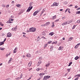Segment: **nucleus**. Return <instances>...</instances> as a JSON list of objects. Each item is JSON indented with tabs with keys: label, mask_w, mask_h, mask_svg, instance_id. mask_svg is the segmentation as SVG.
I'll use <instances>...</instances> for the list:
<instances>
[{
	"label": "nucleus",
	"mask_w": 80,
	"mask_h": 80,
	"mask_svg": "<svg viewBox=\"0 0 80 80\" xmlns=\"http://www.w3.org/2000/svg\"><path fill=\"white\" fill-rule=\"evenodd\" d=\"M72 39H73V38L71 37L69 38V40L71 41V40H72Z\"/></svg>",
	"instance_id": "obj_28"
},
{
	"label": "nucleus",
	"mask_w": 80,
	"mask_h": 80,
	"mask_svg": "<svg viewBox=\"0 0 80 80\" xmlns=\"http://www.w3.org/2000/svg\"><path fill=\"white\" fill-rule=\"evenodd\" d=\"M41 69H40V68H37V69H36V70H37V71H39V70H41Z\"/></svg>",
	"instance_id": "obj_26"
},
{
	"label": "nucleus",
	"mask_w": 80,
	"mask_h": 80,
	"mask_svg": "<svg viewBox=\"0 0 80 80\" xmlns=\"http://www.w3.org/2000/svg\"><path fill=\"white\" fill-rule=\"evenodd\" d=\"M10 78H8L7 79H6L5 80H10Z\"/></svg>",
	"instance_id": "obj_60"
},
{
	"label": "nucleus",
	"mask_w": 80,
	"mask_h": 80,
	"mask_svg": "<svg viewBox=\"0 0 80 80\" xmlns=\"http://www.w3.org/2000/svg\"><path fill=\"white\" fill-rule=\"evenodd\" d=\"M64 3H65V4H67V1H65L64 2Z\"/></svg>",
	"instance_id": "obj_61"
},
{
	"label": "nucleus",
	"mask_w": 80,
	"mask_h": 80,
	"mask_svg": "<svg viewBox=\"0 0 80 80\" xmlns=\"http://www.w3.org/2000/svg\"><path fill=\"white\" fill-rule=\"evenodd\" d=\"M45 12V10H42V13H43L44 12Z\"/></svg>",
	"instance_id": "obj_57"
},
{
	"label": "nucleus",
	"mask_w": 80,
	"mask_h": 80,
	"mask_svg": "<svg viewBox=\"0 0 80 80\" xmlns=\"http://www.w3.org/2000/svg\"><path fill=\"white\" fill-rule=\"evenodd\" d=\"M3 44H4V42H1V43L0 44V46H1V45H2Z\"/></svg>",
	"instance_id": "obj_24"
},
{
	"label": "nucleus",
	"mask_w": 80,
	"mask_h": 80,
	"mask_svg": "<svg viewBox=\"0 0 80 80\" xmlns=\"http://www.w3.org/2000/svg\"><path fill=\"white\" fill-rule=\"evenodd\" d=\"M37 15V13H36V12H34L33 14V16H35V15Z\"/></svg>",
	"instance_id": "obj_31"
},
{
	"label": "nucleus",
	"mask_w": 80,
	"mask_h": 80,
	"mask_svg": "<svg viewBox=\"0 0 80 80\" xmlns=\"http://www.w3.org/2000/svg\"><path fill=\"white\" fill-rule=\"evenodd\" d=\"M50 78V76H45L43 78V80H46L48 78Z\"/></svg>",
	"instance_id": "obj_3"
},
{
	"label": "nucleus",
	"mask_w": 80,
	"mask_h": 80,
	"mask_svg": "<svg viewBox=\"0 0 80 80\" xmlns=\"http://www.w3.org/2000/svg\"><path fill=\"white\" fill-rule=\"evenodd\" d=\"M75 48H78V46H77V45H76L75 46Z\"/></svg>",
	"instance_id": "obj_33"
},
{
	"label": "nucleus",
	"mask_w": 80,
	"mask_h": 80,
	"mask_svg": "<svg viewBox=\"0 0 80 80\" xmlns=\"http://www.w3.org/2000/svg\"><path fill=\"white\" fill-rule=\"evenodd\" d=\"M40 9H39L37 10V12H40Z\"/></svg>",
	"instance_id": "obj_58"
},
{
	"label": "nucleus",
	"mask_w": 80,
	"mask_h": 80,
	"mask_svg": "<svg viewBox=\"0 0 80 80\" xmlns=\"http://www.w3.org/2000/svg\"><path fill=\"white\" fill-rule=\"evenodd\" d=\"M9 4H8L7 5V6H6V8H8V7H9Z\"/></svg>",
	"instance_id": "obj_41"
},
{
	"label": "nucleus",
	"mask_w": 80,
	"mask_h": 80,
	"mask_svg": "<svg viewBox=\"0 0 80 80\" xmlns=\"http://www.w3.org/2000/svg\"><path fill=\"white\" fill-rule=\"evenodd\" d=\"M49 24H50V22H48L46 23V25H49Z\"/></svg>",
	"instance_id": "obj_22"
},
{
	"label": "nucleus",
	"mask_w": 80,
	"mask_h": 80,
	"mask_svg": "<svg viewBox=\"0 0 80 80\" xmlns=\"http://www.w3.org/2000/svg\"><path fill=\"white\" fill-rule=\"evenodd\" d=\"M54 38L55 39H57V38H58V37L57 36H55Z\"/></svg>",
	"instance_id": "obj_46"
},
{
	"label": "nucleus",
	"mask_w": 80,
	"mask_h": 80,
	"mask_svg": "<svg viewBox=\"0 0 80 80\" xmlns=\"http://www.w3.org/2000/svg\"><path fill=\"white\" fill-rule=\"evenodd\" d=\"M13 22H11L10 21V20L9 21H8L7 22V23H12Z\"/></svg>",
	"instance_id": "obj_13"
},
{
	"label": "nucleus",
	"mask_w": 80,
	"mask_h": 80,
	"mask_svg": "<svg viewBox=\"0 0 80 80\" xmlns=\"http://www.w3.org/2000/svg\"><path fill=\"white\" fill-rule=\"evenodd\" d=\"M16 80H20V79H21L19 77H18L16 78Z\"/></svg>",
	"instance_id": "obj_39"
},
{
	"label": "nucleus",
	"mask_w": 80,
	"mask_h": 80,
	"mask_svg": "<svg viewBox=\"0 0 80 80\" xmlns=\"http://www.w3.org/2000/svg\"><path fill=\"white\" fill-rule=\"evenodd\" d=\"M35 12L36 13V14H37V13H38V11H36Z\"/></svg>",
	"instance_id": "obj_59"
},
{
	"label": "nucleus",
	"mask_w": 80,
	"mask_h": 80,
	"mask_svg": "<svg viewBox=\"0 0 80 80\" xmlns=\"http://www.w3.org/2000/svg\"><path fill=\"white\" fill-rule=\"evenodd\" d=\"M53 35H54V32H51L49 34V35H51V36H52Z\"/></svg>",
	"instance_id": "obj_9"
},
{
	"label": "nucleus",
	"mask_w": 80,
	"mask_h": 80,
	"mask_svg": "<svg viewBox=\"0 0 80 80\" xmlns=\"http://www.w3.org/2000/svg\"><path fill=\"white\" fill-rule=\"evenodd\" d=\"M64 24L65 25H67V22H64Z\"/></svg>",
	"instance_id": "obj_29"
},
{
	"label": "nucleus",
	"mask_w": 80,
	"mask_h": 80,
	"mask_svg": "<svg viewBox=\"0 0 80 80\" xmlns=\"http://www.w3.org/2000/svg\"><path fill=\"white\" fill-rule=\"evenodd\" d=\"M12 3L13 4L14 3V1H12Z\"/></svg>",
	"instance_id": "obj_63"
},
{
	"label": "nucleus",
	"mask_w": 80,
	"mask_h": 80,
	"mask_svg": "<svg viewBox=\"0 0 80 80\" xmlns=\"http://www.w3.org/2000/svg\"><path fill=\"white\" fill-rule=\"evenodd\" d=\"M2 7H5V6L4 5V4H2Z\"/></svg>",
	"instance_id": "obj_40"
},
{
	"label": "nucleus",
	"mask_w": 80,
	"mask_h": 80,
	"mask_svg": "<svg viewBox=\"0 0 80 80\" xmlns=\"http://www.w3.org/2000/svg\"><path fill=\"white\" fill-rule=\"evenodd\" d=\"M77 23H80V20H79L77 21Z\"/></svg>",
	"instance_id": "obj_30"
},
{
	"label": "nucleus",
	"mask_w": 80,
	"mask_h": 80,
	"mask_svg": "<svg viewBox=\"0 0 80 80\" xmlns=\"http://www.w3.org/2000/svg\"><path fill=\"white\" fill-rule=\"evenodd\" d=\"M76 14H80V11H78L76 13Z\"/></svg>",
	"instance_id": "obj_32"
},
{
	"label": "nucleus",
	"mask_w": 80,
	"mask_h": 80,
	"mask_svg": "<svg viewBox=\"0 0 80 80\" xmlns=\"http://www.w3.org/2000/svg\"><path fill=\"white\" fill-rule=\"evenodd\" d=\"M38 63L40 64H41V63H42V61H41V60H40L38 62Z\"/></svg>",
	"instance_id": "obj_21"
},
{
	"label": "nucleus",
	"mask_w": 80,
	"mask_h": 80,
	"mask_svg": "<svg viewBox=\"0 0 80 80\" xmlns=\"http://www.w3.org/2000/svg\"><path fill=\"white\" fill-rule=\"evenodd\" d=\"M52 28H53V27H54V24H53V25L52 26Z\"/></svg>",
	"instance_id": "obj_56"
},
{
	"label": "nucleus",
	"mask_w": 80,
	"mask_h": 80,
	"mask_svg": "<svg viewBox=\"0 0 80 80\" xmlns=\"http://www.w3.org/2000/svg\"><path fill=\"white\" fill-rule=\"evenodd\" d=\"M68 8H67V9L66 10H65V12H67V11H68Z\"/></svg>",
	"instance_id": "obj_45"
},
{
	"label": "nucleus",
	"mask_w": 80,
	"mask_h": 80,
	"mask_svg": "<svg viewBox=\"0 0 80 80\" xmlns=\"http://www.w3.org/2000/svg\"><path fill=\"white\" fill-rule=\"evenodd\" d=\"M67 70L68 72H69V71H70V69H68Z\"/></svg>",
	"instance_id": "obj_64"
},
{
	"label": "nucleus",
	"mask_w": 80,
	"mask_h": 80,
	"mask_svg": "<svg viewBox=\"0 0 80 80\" xmlns=\"http://www.w3.org/2000/svg\"><path fill=\"white\" fill-rule=\"evenodd\" d=\"M78 78L77 77L76 78L74 79V80H78Z\"/></svg>",
	"instance_id": "obj_42"
},
{
	"label": "nucleus",
	"mask_w": 80,
	"mask_h": 80,
	"mask_svg": "<svg viewBox=\"0 0 80 80\" xmlns=\"http://www.w3.org/2000/svg\"><path fill=\"white\" fill-rule=\"evenodd\" d=\"M17 29V26L15 28H13L12 29V31H16V30Z\"/></svg>",
	"instance_id": "obj_6"
},
{
	"label": "nucleus",
	"mask_w": 80,
	"mask_h": 80,
	"mask_svg": "<svg viewBox=\"0 0 80 80\" xmlns=\"http://www.w3.org/2000/svg\"><path fill=\"white\" fill-rule=\"evenodd\" d=\"M57 18V17L56 16V15H55L54 16H53L52 17V19L53 20H55Z\"/></svg>",
	"instance_id": "obj_17"
},
{
	"label": "nucleus",
	"mask_w": 80,
	"mask_h": 80,
	"mask_svg": "<svg viewBox=\"0 0 80 80\" xmlns=\"http://www.w3.org/2000/svg\"><path fill=\"white\" fill-rule=\"evenodd\" d=\"M47 45H48L47 43L45 44V45H44V48H45L47 47Z\"/></svg>",
	"instance_id": "obj_20"
},
{
	"label": "nucleus",
	"mask_w": 80,
	"mask_h": 80,
	"mask_svg": "<svg viewBox=\"0 0 80 80\" xmlns=\"http://www.w3.org/2000/svg\"><path fill=\"white\" fill-rule=\"evenodd\" d=\"M32 61H31L30 62H29L28 63V66L29 67H30V66H31V65H32Z\"/></svg>",
	"instance_id": "obj_11"
},
{
	"label": "nucleus",
	"mask_w": 80,
	"mask_h": 80,
	"mask_svg": "<svg viewBox=\"0 0 80 80\" xmlns=\"http://www.w3.org/2000/svg\"><path fill=\"white\" fill-rule=\"evenodd\" d=\"M16 6L18 7H20V4H17L16 5Z\"/></svg>",
	"instance_id": "obj_35"
},
{
	"label": "nucleus",
	"mask_w": 80,
	"mask_h": 80,
	"mask_svg": "<svg viewBox=\"0 0 80 80\" xmlns=\"http://www.w3.org/2000/svg\"><path fill=\"white\" fill-rule=\"evenodd\" d=\"M26 57L28 58L30 57H31V54H30V53H28L26 55Z\"/></svg>",
	"instance_id": "obj_8"
},
{
	"label": "nucleus",
	"mask_w": 80,
	"mask_h": 80,
	"mask_svg": "<svg viewBox=\"0 0 80 80\" xmlns=\"http://www.w3.org/2000/svg\"><path fill=\"white\" fill-rule=\"evenodd\" d=\"M11 18H14V16L13 15L11 16Z\"/></svg>",
	"instance_id": "obj_55"
},
{
	"label": "nucleus",
	"mask_w": 80,
	"mask_h": 80,
	"mask_svg": "<svg viewBox=\"0 0 80 80\" xmlns=\"http://www.w3.org/2000/svg\"><path fill=\"white\" fill-rule=\"evenodd\" d=\"M22 77H23V74L21 73V75L20 76V78L21 79V78H22Z\"/></svg>",
	"instance_id": "obj_18"
},
{
	"label": "nucleus",
	"mask_w": 80,
	"mask_h": 80,
	"mask_svg": "<svg viewBox=\"0 0 80 80\" xmlns=\"http://www.w3.org/2000/svg\"><path fill=\"white\" fill-rule=\"evenodd\" d=\"M58 21H59V19H58L55 21V22H58Z\"/></svg>",
	"instance_id": "obj_36"
},
{
	"label": "nucleus",
	"mask_w": 80,
	"mask_h": 80,
	"mask_svg": "<svg viewBox=\"0 0 80 80\" xmlns=\"http://www.w3.org/2000/svg\"><path fill=\"white\" fill-rule=\"evenodd\" d=\"M40 65V64H39V63H38L37 64V66L38 67V66H39V65Z\"/></svg>",
	"instance_id": "obj_43"
},
{
	"label": "nucleus",
	"mask_w": 80,
	"mask_h": 80,
	"mask_svg": "<svg viewBox=\"0 0 80 80\" xmlns=\"http://www.w3.org/2000/svg\"><path fill=\"white\" fill-rule=\"evenodd\" d=\"M75 8H78V6H77V5H76V6H75Z\"/></svg>",
	"instance_id": "obj_52"
},
{
	"label": "nucleus",
	"mask_w": 80,
	"mask_h": 80,
	"mask_svg": "<svg viewBox=\"0 0 80 80\" xmlns=\"http://www.w3.org/2000/svg\"><path fill=\"white\" fill-rule=\"evenodd\" d=\"M73 21V20H70V21H69V22L70 23H72V21Z\"/></svg>",
	"instance_id": "obj_38"
},
{
	"label": "nucleus",
	"mask_w": 80,
	"mask_h": 80,
	"mask_svg": "<svg viewBox=\"0 0 80 80\" xmlns=\"http://www.w3.org/2000/svg\"><path fill=\"white\" fill-rule=\"evenodd\" d=\"M42 35H44V36H45V32H43Z\"/></svg>",
	"instance_id": "obj_48"
},
{
	"label": "nucleus",
	"mask_w": 80,
	"mask_h": 80,
	"mask_svg": "<svg viewBox=\"0 0 80 80\" xmlns=\"http://www.w3.org/2000/svg\"><path fill=\"white\" fill-rule=\"evenodd\" d=\"M57 43V41H55V42H52V44H56V43Z\"/></svg>",
	"instance_id": "obj_16"
},
{
	"label": "nucleus",
	"mask_w": 80,
	"mask_h": 80,
	"mask_svg": "<svg viewBox=\"0 0 80 80\" xmlns=\"http://www.w3.org/2000/svg\"><path fill=\"white\" fill-rule=\"evenodd\" d=\"M70 9L68 8V12H69V13H71V12H70Z\"/></svg>",
	"instance_id": "obj_27"
},
{
	"label": "nucleus",
	"mask_w": 80,
	"mask_h": 80,
	"mask_svg": "<svg viewBox=\"0 0 80 80\" xmlns=\"http://www.w3.org/2000/svg\"><path fill=\"white\" fill-rule=\"evenodd\" d=\"M11 62V61L10 60V59L9 61V62H8V63H10V62Z\"/></svg>",
	"instance_id": "obj_44"
},
{
	"label": "nucleus",
	"mask_w": 80,
	"mask_h": 80,
	"mask_svg": "<svg viewBox=\"0 0 80 80\" xmlns=\"http://www.w3.org/2000/svg\"><path fill=\"white\" fill-rule=\"evenodd\" d=\"M17 52V51H14L13 53H15Z\"/></svg>",
	"instance_id": "obj_53"
},
{
	"label": "nucleus",
	"mask_w": 80,
	"mask_h": 80,
	"mask_svg": "<svg viewBox=\"0 0 80 80\" xmlns=\"http://www.w3.org/2000/svg\"><path fill=\"white\" fill-rule=\"evenodd\" d=\"M45 75L44 73H41L39 74V75H40V76H41V77H42V76H43V75Z\"/></svg>",
	"instance_id": "obj_12"
},
{
	"label": "nucleus",
	"mask_w": 80,
	"mask_h": 80,
	"mask_svg": "<svg viewBox=\"0 0 80 80\" xmlns=\"http://www.w3.org/2000/svg\"><path fill=\"white\" fill-rule=\"evenodd\" d=\"M63 47H60L59 48H58V50H63Z\"/></svg>",
	"instance_id": "obj_7"
},
{
	"label": "nucleus",
	"mask_w": 80,
	"mask_h": 80,
	"mask_svg": "<svg viewBox=\"0 0 80 80\" xmlns=\"http://www.w3.org/2000/svg\"><path fill=\"white\" fill-rule=\"evenodd\" d=\"M50 63H48V64H46L45 65V66L46 67H49V66H50Z\"/></svg>",
	"instance_id": "obj_14"
},
{
	"label": "nucleus",
	"mask_w": 80,
	"mask_h": 80,
	"mask_svg": "<svg viewBox=\"0 0 80 80\" xmlns=\"http://www.w3.org/2000/svg\"><path fill=\"white\" fill-rule=\"evenodd\" d=\"M52 41H49L48 42V44H50V43H52Z\"/></svg>",
	"instance_id": "obj_34"
},
{
	"label": "nucleus",
	"mask_w": 80,
	"mask_h": 80,
	"mask_svg": "<svg viewBox=\"0 0 80 80\" xmlns=\"http://www.w3.org/2000/svg\"><path fill=\"white\" fill-rule=\"evenodd\" d=\"M72 62H69V65H68V67L70 66L71 65H72Z\"/></svg>",
	"instance_id": "obj_23"
},
{
	"label": "nucleus",
	"mask_w": 80,
	"mask_h": 80,
	"mask_svg": "<svg viewBox=\"0 0 80 80\" xmlns=\"http://www.w3.org/2000/svg\"><path fill=\"white\" fill-rule=\"evenodd\" d=\"M0 24L1 26H3V24H2V23H0Z\"/></svg>",
	"instance_id": "obj_50"
},
{
	"label": "nucleus",
	"mask_w": 80,
	"mask_h": 80,
	"mask_svg": "<svg viewBox=\"0 0 80 80\" xmlns=\"http://www.w3.org/2000/svg\"><path fill=\"white\" fill-rule=\"evenodd\" d=\"M33 2H30L29 4L30 7H29L28 9V10H27L26 12H29L33 8V6H31V7L30 6H32V4H33Z\"/></svg>",
	"instance_id": "obj_1"
},
{
	"label": "nucleus",
	"mask_w": 80,
	"mask_h": 80,
	"mask_svg": "<svg viewBox=\"0 0 80 80\" xmlns=\"http://www.w3.org/2000/svg\"><path fill=\"white\" fill-rule=\"evenodd\" d=\"M76 27V25H74L73 27H72V29H74L75 28V27Z\"/></svg>",
	"instance_id": "obj_25"
},
{
	"label": "nucleus",
	"mask_w": 80,
	"mask_h": 80,
	"mask_svg": "<svg viewBox=\"0 0 80 80\" xmlns=\"http://www.w3.org/2000/svg\"><path fill=\"white\" fill-rule=\"evenodd\" d=\"M37 40H38V41H39V40H40V39H41V38H38V39H37Z\"/></svg>",
	"instance_id": "obj_54"
},
{
	"label": "nucleus",
	"mask_w": 80,
	"mask_h": 80,
	"mask_svg": "<svg viewBox=\"0 0 80 80\" xmlns=\"http://www.w3.org/2000/svg\"><path fill=\"white\" fill-rule=\"evenodd\" d=\"M29 30H30V32H34L36 31V28H29Z\"/></svg>",
	"instance_id": "obj_2"
},
{
	"label": "nucleus",
	"mask_w": 80,
	"mask_h": 80,
	"mask_svg": "<svg viewBox=\"0 0 80 80\" xmlns=\"http://www.w3.org/2000/svg\"><path fill=\"white\" fill-rule=\"evenodd\" d=\"M58 3H57V2H54L52 5H51V7H54V6H58Z\"/></svg>",
	"instance_id": "obj_4"
},
{
	"label": "nucleus",
	"mask_w": 80,
	"mask_h": 80,
	"mask_svg": "<svg viewBox=\"0 0 80 80\" xmlns=\"http://www.w3.org/2000/svg\"><path fill=\"white\" fill-rule=\"evenodd\" d=\"M5 48H0V50H1L3 51V50H5Z\"/></svg>",
	"instance_id": "obj_19"
},
{
	"label": "nucleus",
	"mask_w": 80,
	"mask_h": 80,
	"mask_svg": "<svg viewBox=\"0 0 80 80\" xmlns=\"http://www.w3.org/2000/svg\"><path fill=\"white\" fill-rule=\"evenodd\" d=\"M22 12H20L18 14L19 15H20V14H21V13H22Z\"/></svg>",
	"instance_id": "obj_51"
},
{
	"label": "nucleus",
	"mask_w": 80,
	"mask_h": 80,
	"mask_svg": "<svg viewBox=\"0 0 80 80\" xmlns=\"http://www.w3.org/2000/svg\"><path fill=\"white\" fill-rule=\"evenodd\" d=\"M53 50V46H51V47L50 48V51H51V52H52V50Z\"/></svg>",
	"instance_id": "obj_10"
},
{
	"label": "nucleus",
	"mask_w": 80,
	"mask_h": 80,
	"mask_svg": "<svg viewBox=\"0 0 80 80\" xmlns=\"http://www.w3.org/2000/svg\"><path fill=\"white\" fill-rule=\"evenodd\" d=\"M12 34L10 32H9L7 34V37H12Z\"/></svg>",
	"instance_id": "obj_5"
},
{
	"label": "nucleus",
	"mask_w": 80,
	"mask_h": 80,
	"mask_svg": "<svg viewBox=\"0 0 80 80\" xmlns=\"http://www.w3.org/2000/svg\"><path fill=\"white\" fill-rule=\"evenodd\" d=\"M78 76V74L74 76V77H77Z\"/></svg>",
	"instance_id": "obj_62"
},
{
	"label": "nucleus",
	"mask_w": 80,
	"mask_h": 80,
	"mask_svg": "<svg viewBox=\"0 0 80 80\" xmlns=\"http://www.w3.org/2000/svg\"><path fill=\"white\" fill-rule=\"evenodd\" d=\"M6 40H7V38H5V39L3 42L4 43V42H5V41H6Z\"/></svg>",
	"instance_id": "obj_37"
},
{
	"label": "nucleus",
	"mask_w": 80,
	"mask_h": 80,
	"mask_svg": "<svg viewBox=\"0 0 80 80\" xmlns=\"http://www.w3.org/2000/svg\"><path fill=\"white\" fill-rule=\"evenodd\" d=\"M80 77V74H78V77Z\"/></svg>",
	"instance_id": "obj_47"
},
{
	"label": "nucleus",
	"mask_w": 80,
	"mask_h": 80,
	"mask_svg": "<svg viewBox=\"0 0 80 80\" xmlns=\"http://www.w3.org/2000/svg\"><path fill=\"white\" fill-rule=\"evenodd\" d=\"M39 60H42V57H40L39 58Z\"/></svg>",
	"instance_id": "obj_49"
},
{
	"label": "nucleus",
	"mask_w": 80,
	"mask_h": 80,
	"mask_svg": "<svg viewBox=\"0 0 80 80\" xmlns=\"http://www.w3.org/2000/svg\"><path fill=\"white\" fill-rule=\"evenodd\" d=\"M79 58V57L78 56H77L74 59L76 60H78V59Z\"/></svg>",
	"instance_id": "obj_15"
}]
</instances>
